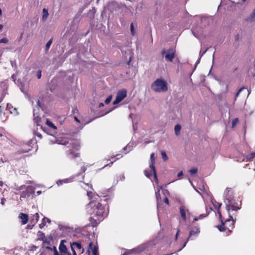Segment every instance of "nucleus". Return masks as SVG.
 Masks as SVG:
<instances>
[{
    "label": "nucleus",
    "instance_id": "1",
    "mask_svg": "<svg viewBox=\"0 0 255 255\" xmlns=\"http://www.w3.org/2000/svg\"><path fill=\"white\" fill-rule=\"evenodd\" d=\"M224 202L229 214L230 211H237L241 208V202L234 199L233 192L231 188H227L224 193Z\"/></svg>",
    "mask_w": 255,
    "mask_h": 255
},
{
    "label": "nucleus",
    "instance_id": "2",
    "mask_svg": "<svg viewBox=\"0 0 255 255\" xmlns=\"http://www.w3.org/2000/svg\"><path fill=\"white\" fill-rule=\"evenodd\" d=\"M151 88L153 91L157 93L165 92L168 90L167 83L162 78L156 79L152 83Z\"/></svg>",
    "mask_w": 255,
    "mask_h": 255
},
{
    "label": "nucleus",
    "instance_id": "3",
    "mask_svg": "<svg viewBox=\"0 0 255 255\" xmlns=\"http://www.w3.org/2000/svg\"><path fill=\"white\" fill-rule=\"evenodd\" d=\"M229 219H227L224 223L222 222L221 225H218L217 227L220 232H224L228 230L229 232H231L232 230L234 228L235 220L233 217L229 214Z\"/></svg>",
    "mask_w": 255,
    "mask_h": 255
},
{
    "label": "nucleus",
    "instance_id": "4",
    "mask_svg": "<svg viewBox=\"0 0 255 255\" xmlns=\"http://www.w3.org/2000/svg\"><path fill=\"white\" fill-rule=\"evenodd\" d=\"M62 144L67 145V147L69 148L68 155H72L74 157L79 156V153H75L73 149L78 150L80 147V143L78 140H71L70 142L69 141H65Z\"/></svg>",
    "mask_w": 255,
    "mask_h": 255
},
{
    "label": "nucleus",
    "instance_id": "5",
    "mask_svg": "<svg viewBox=\"0 0 255 255\" xmlns=\"http://www.w3.org/2000/svg\"><path fill=\"white\" fill-rule=\"evenodd\" d=\"M161 54L165 56V59L169 62H172L175 56V50L171 48L168 50H163Z\"/></svg>",
    "mask_w": 255,
    "mask_h": 255
},
{
    "label": "nucleus",
    "instance_id": "6",
    "mask_svg": "<svg viewBox=\"0 0 255 255\" xmlns=\"http://www.w3.org/2000/svg\"><path fill=\"white\" fill-rule=\"evenodd\" d=\"M36 104L37 106V110H38L39 108H41V104L40 103V101L38 99L36 100ZM33 117H34V123H35L37 126H40V123L41 122V118L40 117L39 115H38V112H37V109H36L35 108H33Z\"/></svg>",
    "mask_w": 255,
    "mask_h": 255
},
{
    "label": "nucleus",
    "instance_id": "7",
    "mask_svg": "<svg viewBox=\"0 0 255 255\" xmlns=\"http://www.w3.org/2000/svg\"><path fill=\"white\" fill-rule=\"evenodd\" d=\"M35 192L34 188L31 186L26 187L25 190L21 193L20 199L30 197Z\"/></svg>",
    "mask_w": 255,
    "mask_h": 255
},
{
    "label": "nucleus",
    "instance_id": "8",
    "mask_svg": "<svg viewBox=\"0 0 255 255\" xmlns=\"http://www.w3.org/2000/svg\"><path fill=\"white\" fill-rule=\"evenodd\" d=\"M127 96V91L122 90L119 91L116 95V99L113 102L114 105H116L121 102Z\"/></svg>",
    "mask_w": 255,
    "mask_h": 255
},
{
    "label": "nucleus",
    "instance_id": "9",
    "mask_svg": "<svg viewBox=\"0 0 255 255\" xmlns=\"http://www.w3.org/2000/svg\"><path fill=\"white\" fill-rule=\"evenodd\" d=\"M87 195L89 199L91 200V201L88 204V206H90L91 207H92L93 206L94 202L98 200L100 197L98 195V194L96 193L93 194V193L90 191L87 192Z\"/></svg>",
    "mask_w": 255,
    "mask_h": 255
},
{
    "label": "nucleus",
    "instance_id": "10",
    "mask_svg": "<svg viewBox=\"0 0 255 255\" xmlns=\"http://www.w3.org/2000/svg\"><path fill=\"white\" fill-rule=\"evenodd\" d=\"M150 160V163L149 164V167L151 168V169L153 171L154 178L157 181V175H156V170H155V166L154 165V162H155L154 153H152L151 154Z\"/></svg>",
    "mask_w": 255,
    "mask_h": 255
},
{
    "label": "nucleus",
    "instance_id": "11",
    "mask_svg": "<svg viewBox=\"0 0 255 255\" xmlns=\"http://www.w3.org/2000/svg\"><path fill=\"white\" fill-rule=\"evenodd\" d=\"M199 233H200V229H199V228H198V227H195V229L191 230L189 232V236L187 238L186 241L184 244L183 247L181 249H180L179 250V251H181L183 248H184L186 246L187 243L189 240L190 237L192 236L197 235Z\"/></svg>",
    "mask_w": 255,
    "mask_h": 255
},
{
    "label": "nucleus",
    "instance_id": "12",
    "mask_svg": "<svg viewBox=\"0 0 255 255\" xmlns=\"http://www.w3.org/2000/svg\"><path fill=\"white\" fill-rule=\"evenodd\" d=\"M107 215L106 213H105V212L103 210H97V212L95 215L96 217H97V219H95V221H98V222H100L101 221L103 220V219L105 217H106Z\"/></svg>",
    "mask_w": 255,
    "mask_h": 255
},
{
    "label": "nucleus",
    "instance_id": "13",
    "mask_svg": "<svg viewBox=\"0 0 255 255\" xmlns=\"http://www.w3.org/2000/svg\"><path fill=\"white\" fill-rule=\"evenodd\" d=\"M198 27H195L192 29V33L193 35L197 38H199L203 34V30L201 28H199L198 30Z\"/></svg>",
    "mask_w": 255,
    "mask_h": 255
},
{
    "label": "nucleus",
    "instance_id": "14",
    "mask_svg": "<svg viewBox=\"0 0 255 255\" xmlns=\"http://www.w3.org/2000/svg\"><path fill=\"white\" fill-rule=\"evenodd\" d=\"M179 211H180L181 217H182V218L183 219V220L184 221H186V211H188V210H186L185 207L183 205H182L179 208Z\"/></svg>",
    "mask_w": 255,
    "mask_h": 255
},
{
    "label": "nucleus",
    "instance_id": "15",
    "mask_svg": "<svg viewBox=\"0 0 255 255\" xmlns=\"http://www.w3.org/2000/svg\"><path fill=\"white\" fill-rule=\"evenodd\" d=\"M18 217L21 220V224H26L28 220V216L24 213H20L18 215Z\"/></svg>",
    "mask_w": 255,
    "mask_h": 255
},
{
    "label": "nucleus",
    "instance_id": "16",
    "mask_svg": "<svg viewBox=\"0 0 255 255\" xmlns=\"http://www.w3.org/2000/svg\"><path fill=\"white\" fill-rule=\"evenodd\" d=\"M89 247L90 249H91V251L93 255H99L98 247L97 245H95L93 246V243L91 242L89 244Z\"/></svg>",
    "mask_w": 255,
    "mask_h": 255
},
{
    "label": "nucleus",
    "instance_id": "17",
    "mask_svg": "<svg viewBox=\"0 0 255 255\" xmlns=\"http://www.w3.org/2000/svg\"><path fill=\"white\" fill-rule=\"evenodd\" d=\"M74 246H75L77 250H78L81 253H83L84 251V249L82 248V245L79 242H73L71 243V248L72 247L74 248Z\"/></svg>",
    "mask_w": 255,
    "mask_h": 255
},
{
    "label": "nucleus",
    "instance_id": "18",
    "mask_svg": "<svg viewBox=\"0 0 255 255\" xmlns=\"http://www.w3.org/2000/svg\"><path fill=\"white\" fill-rule=\"evenodd\" d=\"M46 125H47L48 127H50V128H52L54 130V131H52V132H50V133H49L48 134H49L50 135H54V134L55 133H56V131H55V130L57 129L56 127V126H55V125H54V124H53L51 122H50V121L49 120H47L46 121Z\"/></svg>",
    "mask_w": 255,
    "mask_h": 255
},
{
    "label": "nucleus",
    "instance_id": "19",
    "mask_svg": "<svg viewBox=\"0 0 255 255\" xmlns=\"http://www.w3.org/2000/svg\"><path fill=\"white\" fill-rule=\"evenodd\" d=\"M65 242H66L65 240H62L59 247V251L61 253H66L67 250L66 246L64 244Z\"/></svg>",
    "mask_w": 255,
    "mask_h": 255
},
{
    "label": "nucleus",
    "instance_id": "20",
    "mask_svg": "<svg viewBox=\"0 0 255 255\" xmlns=\"http://www.w3.org/2000/svg\"><path fill=\"white\" fill-rule=\"evenodd\" d=\"M247 21L253 22L255 21V9L251 13L250 15L246 18Z\"/></svg>",
    "mask_w": 255,
    "mask_h": 255
},
{
    "label": "nucleus",
    "instance_id": "21",
    "mask_svg": "<svg viewBox=\"0 0 255 255\" xmlns=\"http://www.w3.org/2000/svg\"><path fill=\"white\" fill-rule=\"evenodd\" d=\"M214 206L216 208H217L218 209V213L219 214L220 218L222 217V215H221V212L219 210V209L222 206V203H219L218 202H217L216 201H212Z\"/></svg>",
    "mask_w": 255,
    "mask_h": 255
},
{
    "label": "nucleus",
    "instance_id": "22",
    "mask_svg": "<svg viewBox=\"0 0 255 255\" xmlns=\"http://www.w3.org/2000/svg\"><path fill=\"white\" fill-rule=\"evenodd\" d=\"M162 188H163L162 186H160L159 187V188L158 189H157V191H155V195H156V200H157V207H158V206H159V201L161 200V197H160V195L159 193L160 190L162 189Z\"/></svg>",
    "mask_w": 255,
    "mask_h": 255
},
{
    "label": "nucleus",
    "instance_id": "23",
    "mask_svg": "<svg viewBox=\"0 0 255 255\" xmlns=\"http://www.w3.org/2000/svg\"><path fill=\"white\" fill-rule=\"evenodd\" d=\"M6 109L8 110L11 114H13L14 115L17 114V110L15 108H13L12 106L11 105L7 104L6 106Z\"/></svg>",
    "mask_w": 255,
    "mask_h": 255
},
{
    "label": "nucleus",
    "instance_id": "24",
    "mask_svg": "<svg viewBox=\"0 0 255 255\" xmlns=\"http://www.w3.org/2000/svg\"><path fill=\"white\" fill-rule=\"evenodd\" d=\"M49 13L48 12L47 9H46L45 8H44L42 10V19L43 21H46L47 19Z\"/></svg>",
    "mask_w": 255,
    "mask_h": 255
},
{
    "label": "nucleus",
    "instance_id": "25",
    "mask_svg": "<svg viewBox=\"0 0 255 255\" xmlns=\"http://www.w3.org/2000/svg\"><path fill=\"white\" fill-rule=\"evenodd\" d=\"M181 127L180 125H176L174 127V131L176 135H178L180 134Z\"/></svg>",
    "mask_w": 255,
    "mask_h": 255
},
{
    "label": "nucleus",
    "instance_id": "26",
    "mask_svg": "<svg viewBox=\"0 0 255 255\" xmlns=\"http://www.w3.org/2000/svg\"><path fill=\"white\" fill-rule=\"evenodd\" d=\"M39 216L38 213H36L33 215V218L31 219V222L34 224H36L39 220Z\"/></svg>",
    "mask_w": 255,
    "mask_h": 255
},
{
    "label": "nucleus",
    "instance_id": "27",
    "mask_svg": "<svg viewBox=\"0 0 255 255\" xmlns=\"http://www.w3.org/2000/svg\"><path fill=\"white\" fill-rule=\"evenodd\" d=\"M95 206V208L97 210H103L104 209V206L101 203H98L96 205L95 204H93V206Z\"/></svg>",
    "mask_w": 255,
    "mask_h": 255
},
{
    "label": "nucleus",
    "instance_id": "28",
    "mask_svg": "<svg viewBox=\"0 0 255 255\" xmlns=\"http://www.w3.org/2000/svg\"><path fill=\"white\" fill-rule=\"evenodd\" d=\"M207 215H205L204 214H201L199 216L195 217L193 220V222L197 221L199 220H201L206 217Z\"/></svg>",
    "mask_w": 255,
    "mask_h": 255
},
{
    "label": "nucleus",
    "instance_id": "29",
    "mask_svg": "<svg viewBox=\"0 0 255 255\" xmlns=\"http://www.w3.org/2000/svg\"><path fill=\"white\" fill-rule=\"evenodd\" d=\"M255 157V152H252L247 157V160L251 161Z\"/></svg>",
    "mask_w": 255,
    "mask_h": 255
},
{
    "label": "nucleus",
    "instance_id": "30",
    "mask_svg": "<svg viewBox=\"0 0 255 255\" xmlns=\"http://www.w3.org/2000/svg\"><path fill=\"white\" fill-rule=\"evenodd\" d=\"M162 159L164 161H166L168 159V156L164 151H162L161 153Z\"/></svg>",
    "mask_w": 255,
    "mask_h": 255
},
{
    "label": "nucleus",
    "instance_id": "31",
    "mask_svg": "<svg viewBox=\"0 0 255 255\" xmlns=\"http://www.w3.org/2000/svg\"><path fill=\"white\" fill-rule=\"evenodd\" d=\"M52 39H51L50 40H49L47 42V43L46 44V50L47 51L48 50L50 46H51V43H52Z\"/></svg>",
    "mask_w": 255,
    "mask_h": 255
},
{
    "label": "nucleus",
    "instance_id": "32",
    "mask_svg": "<svg viewBox=\"0 0 255 255\" xmlns=\"http://www.w3.org/2000/svg\"><path fill=\"white\" fill-rule=\"evenodd\" d=\"M197 172V169L196 168H193L189 170V172L191 175L196 174Z\"/></svg>",
    "mask_w": 255,
    "mask_h": 255
},
{
    "label": "nucleus",
    "instance_id": "33",
    "mask_svg": "<svg viewBox=\"0 0 255 255\" xmlns=\"http://www.w3.org/2000/svg\"><path fill=\"white\" fill-rule=\"evenodd\" d=\"M238 122H239V121H238V118H236V119H234L232 123V127L233 128L235 127L236 126L237 124L238 123Z\"/></svg>",
    "mask_w": 255,
    "mask_h": 255
},
{
    "label": "nucleus",
    "instance_id": "34",
    "mask_svg": "<svg viewBox=\"0 0 255 255\" xmlns=\"http://www.w3.org/2000/svg\"><path fill=\"white\" fill-rule=\"evenodd\" d=\"M8 41V39L5 37L0 39V43H7Z\"/></svg>",
    "mask_w": 255,
    "mask_h": 255
},
{
    "label": "nucleus",
    "instance_id": "35",
    "mask_svg": "<svg viewBox=\"0 0 255 255\" xmlns=\"http://www.w3.org/2000/svg\"><path fill=\"white\" fill-rule=\"evenodd\" d=\"M111 100H112V96H108L107 99L105 100V103L106 104H108L109 103H110V102L111 101Z\"/></svg>",
    "mask_w": 255,
    "mask_h": 255
},
{
    "label": "nucleus",
    "instance_id": "36",
    "mask_svg": "<svg viewBox=\"0 0 255 255\" xmlns=\"http://www.w3.org/2000/svg\"><path fill=\"white\" fill-rule=\"evenodd\" d=\"M130 31H131V33L132 34V35H134V28H133V23H131L130 24Z\"/></svg>",
    "mask_w": 255,
    "mask_h": 255
},
{
    "label": "nucleus",
    "instance_id": "37",
    "mask_svg": "<svg viewBox=\"0 0 255 255\" xmlns=\"http://www.w3.org/2000/svg\"><path fill=\"white\" fill-rule=\"evenodd\" d=\"M144 174L148 178H150L152 176L151 173H149L147 170L144 171Z\"/></svg>",
    "mask_w": 255,
    "mask_h": 255
},
{
    "label": "nucleus",
    "instance_id": "38",
    "mask_svg": "<svg viewBox=\"0 0 255 255\" xmlns=\"http://www.w3.org/2000/svg\"><path fill=\"white\" fill-rule=\"evenodd\" d=\"M209 49V48H207L206 49H205L203 52H202L201 50L200 52V58H201L203 55L208 51Z\"/></svg>",
    "mask_w": 255,
    "mask_h": 255
},
{
    "label": "nucleus",
    "instance_id": "39",
    "mask_svg": "<svg viewBox=\"0 0 255 255\" xmlns=\"http://www.w3.org/2000/svg\"><path fill=\"white\" fill-rule=\"evenodd\" d=\"M36 75H37V77L38 79H40L41 77V70H38L37 72Z\"/></svg>",
    "mask_w": 255,
    "mask_h": 255
},
{
    "label": "nucleus",
    "instance_id": "40",
    "mask_svg": "<svg viewBox=\"0 0 255 255\" xmlns=\"http://www.w3.org/2000/svg\"><path fill=\"white\" fill-rule=\"evenodd\" d=\"M25 188V185H21L19 187H18L17 188H16V190H18V191H20L21 190H23L24 189V188Z\"/></svg>",
    "mask_w": 255,
    "mask_h": 255
},
{
    "label": "nucleus",
    "instance_id": "41",
    "mask_svg": "<svg viewBox=\"0 0 255 255\" xmlns=\"http://www.w3.org/2000/svg\"><path fill=\"white\" fill-rule=\"evenodd\" d=\"M245 88L244 87L243 88H241L239 90V91L237 93V94H236V96H235V100H236V98L240 94V93Z\"/></svg>",
    "mask_w": 255,
    "mask_h": 255
},
{
    "label": "nucleus",
    "instance_id": "42",
    "mask_svg": "<svg viewBox=\"0 0 255 255\" xmlns=\"http://www.w3.org/2000/svg\"><path fill=\"white\" fill-rule=\"evenodd\" d=\"M45 225V221H42V223L39 224V228L42 229Z\"/></svg>",
    "mask_w": 255,
    "mask_h": 255
},
{
    "label": "nucleus",
    "instance_id": "43",
    "mask_svg": "<svg viewBox=\"0 0 255 255\" xmlns=\"http://www.w3.org/2000/svg\"><path fill=\"white\" fill-rule=\"evenodd\" d=\"M56 183H57L58 186H60V185H61L63 184L62 180H58L56 182Z\"/></svg>",
    "mask_w": 255,
    "mask_h": 255
},
{
    "label": "nucleus",
    "instance_id": "44",
    "mask_svg": "<svg viewBox=\"0 0 255 255\" xmlns=\"http://www.w3.org/2000/svg\"><path fill=\"white\" fill-rule=\"evenodd\" d=\"M208 20L207 18L205 17H201V21L202 22H206Z\"/></svg>",
    "mask_w": 255,
    "mask_h": 255
},
{
    "label": "nucleus",
    "instance_id": "45",
    "mask_svg": "<svg viewBox=\"0 0 255 255\" xmlns=\"http://www.w3.org/2000/svg\"><path fill=\"white\" fill-rule=\"evenodd\" d=\"M30 150H31L30 148H28V149H22V150H21L20 153H26V152H28Z\"/></svg>",
    "mask_w": 255,
    "mask_h": 255
},
{
    "label": "nucleus",
    "instance_id": "46",
    "mask_svg": "<svg viewBox=\"0 0 255 255\" xmlns=\"http://www.w3.org/2000/svg\"><path fill=\"white\" fill-rule=\"evenodd\" d=\"M39 233H41V240L44 242V239H45V235H44V234L43 233L41 232H39Z\"/></svg>",
    "mask_w": 255,
    "mask_h": 255
},
{
    "label": "nucleus",
    "instance_id": "47",
    "mask_svg": "<svg viewBox=\"0 0 255 255\" xmlns=\"http://www.w3.org/2000/svg\"><path fill=\"white\" fill-rule=\"evenodd\" d=\"M62 180L63 183H67L69 182V179L68 178L64 179Z\"/></svg>",
    "mask_w": 255,
    "mask_h": 255
},
{
    "label": "nucleus",
    "instance_id": "48",
    "mask_svg": "<svg viewBox=\"0 0 255 255\" xmlns=\"http://www.w3.org/2000/svg\"><path fill=\"white\" fill-rule=\"evenodd\" d=\"M5 201V199L4 198H1V199L0 204H1L2 205H4Z\"/></svg>",
    "mask_w": 255,
    "mask_h": 255
},
{
    "label": "nucleus",
    "instance_id": "49",
    "mask_svg": "<svg viewBox=\"0 0 255 255\" xmlns=\"http://www.w3.org/2000/svg\"><path fill=\"white\" fill-rule=\"evenodd\" d=\"M54 248L55 249V251L54 252V255H59V253H58L56 247H54Z\"/></svg>",
    "mask_w": 255,
    "mask_h": 255
},
{
    "label": "nucleus",
    "instance_id": "50",
    "mask_svg": "<svg viewBox=\"0 0 255 255\" xmlns=\"http://www.w3.org/2000/svg\"><path fill=\"white\" fill-rule=\"evenodd\" d=\"M33 226H34V224H33L32 225H28L27 226L26 228H27V229H32V228H33Z\"/></svg>",
    "mask_w": 255,
    "mask_h": 255
},
{
    "label": "nucleus",
    "instance_id": "51",
    "mask_svg": "<svg viewBox=\"0 0 255 255\" xmlns=\"http://www.w3.org/2000/svg\"><path fill=\"white\" fill-rule=\"evenodd\" d=\"M240 38V35L239 34H237L235 35V38L236 41H238L239 39Z\"/></svg>",
    "mask_w": 255,
    "mask_h": 255
},
{
    "label": "nucleus",
    "instance_id": "52",
    "mask_svg": "<svg viewBox=\"0 0 255 255\" xmlns=\"http://www.w3.org/2000/svg\"><path fill=\"white\" fill-rule=\"evenodd\" d=\"M43 221H45V220H46V221H47V222H48L49 223H50L51 222V221L50 220V219H48V218H46V217H44V218L43 219Z\"/></svg>",
    "mask_w": 255,
    "mask_h": 255
},
{
    "label": "nucleus",
    "instance_id": "53",
    "mask_svg": "<svg viewBox=\"0 0 255 255\" xmlns=\"http://www.w3.org/2000/svg\"><path fill=\"white\" fill-rule=\"evenodd\" d=\"M164 202L167 204H169V201H168V199L167 198V197H165L164 199Z\"/></svg>",
    "mask_w": 255,
    "mask_h": 255
},
{
    "label": "nucleus",
    "instance_id": "54",
    "mask_svg": "<svg viewBox=\"0 0 255 255\" xmlns=\"http://www.w3.org/2000/svg\"><path fill=\"white\" fill-rule=\"evenodd\" d=\"M10 63H11V65L12 67L15 66V65H16V63L14 61H11L10 62Z\"/></svg>",
    "mask_w": 255,
    "mask_h": 255
},
{
    "label": "nucleus",
    "instance_id": "55",
    "mask_svg": "<svg viewBox=\"0 0 255 255\" xmlns=\"http://www.w3.org/2000/svg\"><path fill=\"white\" fill-rule=\"evenodd\" d=\"M72 251L73 255H77L76 251H75V250L74 249V248H73L72 247Z\"/></svg>",
    "mask_w": 255,
    "mask_h": 255
},
{
    "label": "nucleus",
    "instance_id": "56",
    "mask_svg": "<svg viewBox=\"0 0 255 255\" xmlns=\"http://www.w3.org/2000/svg\"><path fill=\"white\" fill-rule=\"evenodd\" d=\"M183 172L180 171L178 173L177 176L178 177H180L181 176H182L183 175Z\"/></svg>",
    "mask_w": 255,
    "mask_h": 255
},
{
    "label": "nucleus",
    "instance_id": "57",
    "mask_svg": "<svg viewBox=\"0 0 255 255\" xmlns=\"http://www.w3.org/2000/svg\"><path fill=\"white\" fill-rule=\"evenodd\" d=\"M81 171L82 172H85L86 170V167L84 166H83V167H81Z\"/></svg>",
    "mask_w": 255,
    "mask_h": 255
},
{
    "label": "nucleus",
    "instance_id": "58",
    "mask_svg": "<svg viewBox=\"0 0 255 255\" xmlns=\"http://www.w3.org/2000/svg\"><path fill=\"white\" fill-rule=\"evenodd\" d=\"M179 233V230H177V233H176V236H175V240H177V237H178V236Z\"/></svg>",
    "mask_w": 255,
    "mask_h": 255
},
{
    "label": "nucleus",
    "instance_id": "59",
    "mask_svg": "<svg viewBox=\"0 0 255 255\" xmlns=\"http://www.w3.org/2000/svg\"><path fill=\"white\" fill-rule=\"evenodd\" d=\"M104 106V104L103 103H100L99 104V108H102Z\"/></svg>",
    "mask_w": 255,
    "mask_h": 255
},
{
    "label": "nucleus",
    "instance_id": "60",
    "mask_svg": "<svg viewBox=\"0 0 255 255\" xmlns=\"http://www.w3.org/2000/svg\"><path fill=\"white\" fill-rule=\"evenodd\" d=\"M64 254L63 255H71L70 253H68V252H66V253H63Z\"/></svg>",
    "mask_w": 255,
    "mask_h": 255
},
{
    "label": "nucleus",
    "instance_id": "61",
    "mask_svg": "<svg viewBox=\"0 0 255 255\" xmlns=\"http://www.w3.org/2000/svg\"><path fill=\"white\" fill-rule=\"evenodd\" d=\"M74 120H75L76 122H78V123H80V121L79 120V119H78L76 117H74Z\"/></svg>",
    "mask_w": 255,
    "mask_h": 255
},
{
    "label": "nucleus",
    "instance_id": "62",
    "mask_svg": "<svg viewBox=\"0 0 255 255\" xmlns=\"http://www.w3.org/2000/svg\"><path fill=\"white\" fill-rule=\"evenodd\" d=\"M91 249H90V247H89V249L87 251V253H88V255H90V252H91Z\"/></svg>",
    "mask_w": 255,
    "mask_h": 255
},
{
    "label": "nucleus",
    "instance_id": "63",
    "mask_svg": "<svg viewBox=\"0 0 255 255\" xmlns=\"http://www.w3.org/2000/svg\"><path fill=\"white\" fill-rule=\"evenodd\" d=\"M36 194L37 195H39L41 194V191H38L37 192H36Z\"/></svg>",
    "mask_w": 255,
    "mask_h": 255
},
{
    "label": "nucleus",
    "instance_id": "64",
    "mask_svg": "<svg viewBox=\"0 0 255 255\" xmlns=\"http://www.w3.org/2000/svg\"><path fill=\"white\" fill-rule=\"evenodd\" d=\"M128 253L127 252H126L122 255H128Z\"/></svg>",
    "mask_w": 255,
    "mask_h": 255
}]
</instances>
